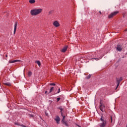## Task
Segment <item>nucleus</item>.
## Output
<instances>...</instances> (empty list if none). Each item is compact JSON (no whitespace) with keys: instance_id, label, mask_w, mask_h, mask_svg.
I'll return each instance as SVG.
<instances>
[{"instance_id":"30","label":"nucleus","mask_w":127,"mask_h":127,"mask_svg":"<svg viewBox=\"0 0 127 127\" xmlns=\"http://www.w3.org/2000/svg\"><path fill=\"white\" fill-rule=\"evenodd\" d=\"M99 13H100V14H102V12L99 11Z\"/></svg>"},{"instance_id":"3","label":"nucleus","mask_w":127,"mask_h":127,"mask_svg":"<svg viewBox=\"0 0 127 127\" xmlns=\"http://www.w3.org/2000/svg\"><path fill=\"white\" fill-rule=\"evenodd\" d=\"M118 13H119V11H114L108 15V18H112L114 17V16H115V15H117Z\"/></svg>"},{"instance_id":"33","label":"nucleus","mask_w":127,"mask_h":127,"mask_svg":"<svg viewBox=\"0 0 127 127\" xmlns=\"http://www.w3.org/2000/svg\"><path fill=\"white\" fill-rule=\"evenodd\" d=\"M90 56H92V55H90Z\"/></svg>"},{"instance_id":"13","label":"nucleus","mask_w":127,"mask_h":127,"mask_svg":"<svg viewBox=\"0 0 127 127\" xmlns=\"http://www.w3.org/2000/svg\"><path fill=\"white\" fill-rule=\"evenodd\" d=\"M35 63H36V64H37L38 65V66H39V67H40V66H41V63L40 62V61H36Z\"/></svg>"},{"instance_id":"24","label":"nucleus","mask_w":127,"mask_h":127,"mask_svg":"<svg viewBox=\"0 0 127 127\" xmlns=\"http://www.w3.org/2000/svg\"><path fill=\"white\" fill-rule=\"evenodd\" d=\"M50 85L51 86H55V83H50Z\"/></svg>"},{"instance_id":"19","label":"nucleus","mask_w":127,"mask_h":127,"mask_svg":"<svg viewBox=\"0 0 127 127\" xmlns=\"http://www.w3.org/2000/svg\"><path fill=\"white\" fill-rule=\"evenodd\" d=\"M92 76V74H89V75H88L87 77H86V78L87 79H90L91 78V76Z\"/></svg>"},{"instance_id":"32","label":"nucleus","mask_w":127,"mask_h":127,"mask_svg":"<svg viewBox=\"0 0 127 127\" xmlns=\"http://www.w3.org/2000/svg\"><path fill=\"white\" fill-rule=\"evenodd\" d=\"M126 31H127V29H126Z\"/></svg>"},{"instance_id":"26","label":"nucleus","mask_w":127,"mask_h":127,"mask_svg":"<svg viewBox=\"0 0 127 127\" xmlns=\"http://www.w3.org/2000/svg\"><path fill=\"white\" fill-rule=\"evenodd\" d=\"M15 125H16V126H19V124H18V123H15Z\"/></svg>"},{"instance_id":"10","label":"nucleus","mask_w":127,"mask_h":127,"mask_svg":"<svg viewBox=\"0 0 127 127\" xmlns=\"http://www.w3.org/2000/svg\"><path fill=\"white\" fill-rule=\"evenodd\" d=\"M53 24H54V26H55L56 27H58V26H59L60 25L59 24V23L57 21H55L54 22Z\"/></svg>"},{"instance_id":"6","label":"nucleus","mask_w":127,"mask_h":127,"mask_svg":"<svg viewBox=\"0 0 127 127\" xmlns=\"http://www.w3.org/2000/svg\"><path fill=\"white\" fill-rule=\"evenodd\" d=\"M55 120L56 121L57 124H60V118L59 117V116H57L56 118L55 119Z\"/></svg>"},{"instance_id":"16","label":"nucleus","mask_w":127,"mask_h":127,"mask_svg":"<svg viewBox=\"0 0 127 127\" xmlns=\"http://www.w3.org/2000/svg\"><path fill=\"white\" fill-rule=\"evenodd\" d=\"M31 75H32V72H31V71H29L28 73V76L29 77H30V76H31Z\"/></svg>"},{"instance_id":"31","label":"nucleus","mask_w":127,"mask_h":127,"mask_svg":"<svg viewBox=\"0 0 127 127\" xmlns=\"http://www.w3.org/2000/svg\"><path fill=\"white\" fill-rule=\"evenodd\" d=\"M45 94H47V91H45Z\"/></svg>"},{"instance_id":"17","label":"nucleus","mask_w":127,"mask_h":127,"mask_svg":"<svg viewBox=\"0 0 127 127\" xmlns=\"http://www.w3.org/2000/svg\"><path fill=\"white\" fill-rule=\"evenodd\" d=\"M53 90H54V87H51L49 93H51V92H52V91H53Z\"/></svg>"},{"instance_id":"11","label":"nucleus","mask_w":127,"mask_h":127,"mask_svg":"<svg viewBox=\"0 0 127 127\" xmlns=\"http://www.w3.org/2000/svg\"><path fill=\"white\" fill-rule=\"evenodd\" d=\"M16 27H17V22H15L14 24V34H15V32H16Z\"/></svg>"},{"instance_id":"18","label":"nucleus","mask_w":127,"mask_h":127,"mask_svg":"<svg viewBox=\"0 0 127 127\" xmlns=\"http://www.w3.org/2000/svg\"><path fill=\"white\" fill-rule=\"evenodd\" d=\"M63 119L62 120V122H63L64 123V122H65L64 121V120H65V116H63Z\"/></svg>"},{"instance_id":"25","label":"nucleus","mask_w":127,"mask_h":127,"mask_svg":"<svg viewBox=\"0 0 127 127\" xmlns=\"http://www.w3.org/2000/svg\"><path fill=\"white\" fill-rule=\"evenodd\" d=\"M29 117H31L32 118H33L34 117V116H33V115H32V114H30L29 115Z\"/></svg>"},{"instance_id":"34","label":"nucleus","mask_w":127,"mask_h":127,"mask_svg":"<svg viewBox=\"0 0 127 127\" xmlns=\"http://www.w3.org/2000/svg\"><path fill=\"white\" fill-rule=\"evenodd\" d=\"M6 57H7V55H6Z\"/></svg>"},{"instance_id":"7","label":"nucleus","mask_w":127,"mask_h":127,"mask_svg":"<svg viewBox=\"0 0 127 127\" xmlns=\"http://www.w3.org/2000/svg\"><path fill=\"white\" fill-rule=\"evenodd\" d=\"M59 110H60V113H61V116H63V111H64V108L62 107V106H60L58 108Z\"/></svg>"},{"instance_id":"1","label":"nucleus","mask_w":127,"mask_h":127,"mask_svg":"<svg viewBox=\"0 0 127 127\" xmlns=\"http://www.w3.org/2000/svg\"><path fill=\"white\" fill-rule=\"evenodd\" d=\"M42 11V9L41 8H36V9H33L31 10L30 13L31 15H37L38 14H39V13H41Z\"/></svg>"},{"instance_id":"28","label":"nucleus","mask_w":127,"mask_h":127,"mask_svg":"<svg viewBox=\"0 0 127 127\" xmlns=\"http://www.w3.org/2000/svg\"><path fill=\"white\" fill-rule=\"evenodd\" d=\"M59 91L57 93V94H59V92H60V88H59Z\"/></svg>"},{"instance_id":"4","label":"nucleus","mask_w":127,"mask_h":127,"mask_svg":"<svg viewBox=\"0 0 127 127\" xmlns=\"http://www.w3.org/2000/svg\"><path fill=\"white\" fill-rule=\"evenodd\" d=\"M122 81H123V77H121L119 78H117V86L116 87V89L118 88V87H119L120 86V84L121 83V82H122Z\"/></svg>"},{"instance_id":"21","label":"nucleus","mask_w":127,"mask_h":127,"mask_svg":"<svg viewBox=\"0 0 127 127\" xmlns=\"http://www.w3.org/2000/svg\"><path fill=\"white\" fill-rule=\"evenodd\" d=\"M64 124H65V126H66V127H68V124H67V123H66L65 121L63 122Z\"/></svg>"},{"instance_id":"27","label":"nucleus","mask_w":127,"mask_h":127,"mask_svg":"<svg viewBox=\"0 0 127 127\" xmlns=\"http://www.w3.org/2000/svg\"><path fill=\"white\" fill-rule=\"evenodd\" d=\"M20 126L21 127H26V126H24L23 125H20Z\"/></svg>"},{"instance_id":"2","label":"nucleus","mask_w":127,"mask_h":127,"mask_svg":"<svg viewBox=\"0 0 127 127\" xmlns=\"http://www.w3.org/2000/svg\"><path fill=\"white\" fill-rule=\"evenodd\" d=\"M104 117L101 116V118L100 119V121L102 122V123L100 125V127H106V125H107V120H104L103 118Z\"/></svg>"},{"instance_id":"29","label":"nucleus","mask_w":127,"mask_h":127,"mask_svg":"<svg viewBox=\"0 0 127 127\" xmlns=\"http://www.w3.org/2000/svg\"><path fill=\"white\" fill-rule=\"evenodd\" d=\"M111 123H113V118H112V117H111Z\"/></svg>"},{"instance_id":"15","label":"nucleus","mask_w":127,"mask_h":127,"mask_svg":"<svg viewBox=\"0 0 127 127\" xmlns=\"http://www.w3.org/2000/svg\"><path fill=\"white\" fill-rule=\"evenodd\" d=\"M29 2H30V3H34L35 0H29Z\"/></svg>"},{"instance_id":"14","label":"nucleus","mask_w":127,"mask_h":127,"mask_svg":"<svg viewBox=\"0 0 127 127\" xmlns=\"http://www.w3.org/2000/svg\"><path fill=\"white\" fill-rule=\"evenodd\" d=\"M4 84L6 85V86H8L9 87H10V86H11V84L9 82H6L4 83Z\"/></svg>"},{"instance_id":"12","label":"nucleus","mask_w":127,"mask_h":127,"mask_svg":"<svg viewBox=\"0 0 127 127\" xmlns=\"http://www.w3.org/2000/svg\"><path fill=\"white\" fill-rule=\"evenodd\" d=\"M15 62H20V60H16L14 61H9V63H15Z\"/></svg>"},{"instance_id":"5","label":"nucleus","mask_w":127,"mask_h":127,"mask_svg":"<svg viewBox=\"0 0 127 127\" xmlns=\"http://www.w3.org/2000/svg\"><path fill=\"white\" fill-rule=\"evenodd\" d=\"M100 110L102 113H104V111H105V105L102 102H100Z\"/></svg>"},{"instance_id":"8","label":"nucleus","mask_w":127,"mask_h":127,"mask_svg":"<svg viewBox=\"0 0 127 127\" xmlns=\"http://www.w3.org/2000/svg\"><path fill=\"white\" fill-rule=\"evenodd\" d=\"M116 50L119 52L122 51V46H121L120 45H118L117 47L116 48Z\"/></svg>"},{"instance_id":"22","label":"nucleus","mask_w":127,"mask_h":127,"mask_svg":"<svg viewBox=\"0 0 127 127\" xmlns=\"http://www.w3.org/2000/svg\"><path fill=\"white\" fill-rule=\"evenodd\" d=\"M95 60H97V61H98V60H100V59H102V57L101 58H95L94 59Z\"/></svg>"},{"instance_id":"20","label":"nucleus","mask_w":127,"mask_h":127,"mask_svg":"<svg viewBox=\"0 0 127 127\" xmlns=\"http://www.w3.org/2000/svg\"><path fill=\"white\" fill-rule=\"evenodd\" d=\"M53 13V10H51L49 12V14H51Z\"/></svg>"},{"instance_id":"23","label":"nucleus","mask_w":127,"mask_h":127,"mask_svg":"<svg viewBox=\"0 0 127 127\" xmlns=\"http://www.w3.org/2000/svg\"><path fill=\"white\" fill-rule=\"evenodd\" d=\"M61 99V98H60V97L58 98L57 99V102H59V101H60Z\"/></svg>"},{"instance_id":"9","label":"nucleus","mask_w":127,"mask_h":127,"mask_svg":"<svg viewBox=\"0 0 127 127\" xmlns=\"http://www.w3.org/2000/svg\"><path fill=\"white\" fill-rule=\"evenodd\" d=\"M68 49V47L67 46H65L64 48L61 50L62 52H63L64 53L66 52L67 51V49Z\"/></svg>"}]
</instances>
